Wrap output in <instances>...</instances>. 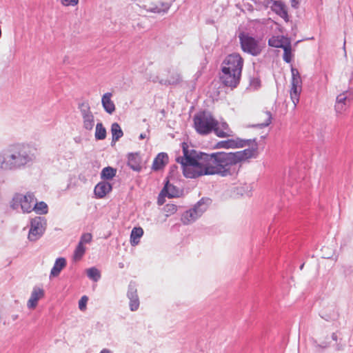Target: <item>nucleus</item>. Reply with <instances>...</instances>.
<instances>
[{
    "label": "nucleus",
    "mask_w": 353,
    "mask_h": 353,
    "mask_svg": "<svg viewBox=\"0 0 353 353\" xmlns=\"http://www.w3.org/2000/svg\"><path fill=\"white\" fill-rule=\"evenodd\" d=\"M182 148L183 155L176 157V161L181 165L183 174L187 178L214 174L225 176L234 172L226 152H198L189 150L185 143H182Z\"/></svg>",
    "instance_id": "obj_1"
},
{
    "label": "nucleus",
    "mask_w": 353,
    "mask_h": 353,
    "mask_svg": "<svg viewBox=\"0 0 353 353\" xmlns=\"http://www.w3.org/2000/svg\"><path fill=\"white\" fill-rule=\"evenodd\" d=\"M36 157L34 149L27 144H15L0 153V168L14 170L32 163Z\"/></svg>",
    "instance_id": "obj_2"
},
{
    "label": "nucleus",
    "mask_w": 353,
    "mask_h": 353,
    "mask_svg": "<svg viewBox=\"0 0 353 353\" xmlns=\"http://www.w3.org/2000/svg\"><path fill=\"white\" fill-rule=\"evenodd\" d=\"M243 62V59L238 53H232L225 57L223 62L222 74L220 77L224 85L234 88L239 85Z\"/></svg>",
    "instance_id": "obj_3"
},
{
    "label": "nucleus",
    "mask_w": 353,
    "mask_h": 353,
    "mask_svg": "<svg viewBox=\"0 0 353 353\" xmlns=\"http://www.w3.org/2000/svg\"><path fill=\"white\" fill-rule=\"evenodd\" d=\"M36 202L34 193L28 192L26 194L15 193L10 203V208L17 212L29 214L32 212V206Z\"/></svg>",
    "instance_id": "obj_4"
},
{
    "label": "nucleus",
    "mask_w": 353,
    "mask_h": 353,
    "mask_svg": "<svg viewBox=\"0 0 353 353\" xmlns=\"http://www.w3.org/2000/svg\"><path fill=\"white\" fill-rule=\"evenodd\" d=\"M243 141H245L244 147L248 146V148L236 152L228 153L234 171L236 164L249 159L254 158L257 155L258 144L256 141L254 139H243Z\"/></svg>",
    "instance_id": "obj_5"
},
{
    "label": "nucleus",
    "mask_w": 353,
    "mask_h": 353,
    "mask_svg": "<svg viewBox=\"0 0 353 353\" xmlns=\"http://www.w3.org/2000/svg\"><path fill=\"white\" fill-rule=\"evenodd\" d=\"M216 125L217 121L209 112H200L194 117V128L200 134H208L213 131Z\"/></svg>",
    "instance_id": "obj_6"
},
{
    "label": "nucleus",
    "mask_w": 353,
    "mask_h": 353,
    "mask_svg": "<svg viewBox=\"0 0 353 353\" xmlns=\"http://www.w3.org/2000/svg\"><path fill=\"white\" fill-rule=\"evenodd\" d=\"M239 37L243 52L252 56H258L261 52L263 46L259 40L246 33H241Z\"/></svg>",
    "instance_id": "obj_7"
},
{
    "label": "nucleus",
    "mask_w": 353,
    "mask_h": 353,
    "mask_svg": "<svg viewBox=\"0 0 353 353\" xmlns=\"http://www.w3.org/2000/svg\"><path fill=\"white\" fill-rule=\"evenodd\" d=\"M292 81L290 89V97L294 107L299 102V97L302 90V80L299 72L296 68H291Z\"/></svg>",
    "instance_id": "obj_8"
},
{
    "label": "nucleus",
    "mask_w": 353,
    "mask_h": 353,
    "mask_svg": "<svg viewBox=\"0 0 353 353\" xmlns=\"http://www.w3.org/2000/svg\"><path fill=\"white\" fill-rule=\"evenodd\" d=\"M46 221L41 216H36L31 219L28 239L36 241L43 234L46 230Z\"/></svg>",
    "instance_id": "obj_9"
},
{
    "label": "nucleus",
    "mask_w": 353,
    "mask_h": 353,
    "mask_svg": "<svg viewBox=\"0 0 353 353\" xmlns=\"http://www.w3.org/2000/svg\"><path fill=\"white\" fill-rule=\"evenodd\" d=\"M207 210V205L203 199L199 201L192 209L183 214L181 221L184 224H190L196 220Z\"/></svg>",
    "instance_id": "obj_10"
},
{
    "label": "nucleus",
    "mask_w": 353,
    "mask_h": 353,
    "mask_svg": "<svg viewBox=\"0 0 353 353\" xmlns=\"http://www.w3.org/2000/svg\"><path fill=\"white\" fill-rule=\"evenodd\" d=\"M352 99V94L348 91L339 94L334 106L336 113L340 114L344 113L347 110Z\"/></svg>",
    "instance_id": "obj_11"
},
{
    "label": "nucleus",
    "mask_w": 353,
    "mask_h": 353,
    "mask_svg": "<svg viewBox=\"0 0 353 353\" xmlns=\"http://www.w3.org/2000/svg\"><path fill=\"white\" fill-rule=\"evenodd\" d=\"M80 109L83 119V128L87 130H92L94 125V118L90 111L89 105L88 103H82Z\"/></svg>",
    "instance_id": "obj_12"
},
{
    "label": "nucleus",
    "mask_w": 353,
    "mask_h": 353,
    "mask_svg": "<svg viewBox=\"0 0 353 353\" xmlns=\"http://www.w3.org/2000/svg\"><path fill=\"white\" fill-rule=\"evenodd\" d=\"M170 75L167 79H160L158 76H151L150 80L154 83L159 82L161 85H176L181 81V74L176 71H169Z\"/></svg>",
    "instance_id": "obj_13"
},
{
    "label": "nucleus",
    "mask_w": 353,
    "mask_h": 353,
    "mask_svg": "<svg viewBox=\"0 0 353 353\" xmlns=\"http://www.w3.org/2000/svg\"><path fill=\"white\" fill-rule=\"evenodd\" d=\"M45 292L43 288L35 286L33 288L30 296L27 302V307L30 310H34L38 305L40 299L43 298Z\"/></svg>",
    "instance_id": "obj_14"
},
{
    "label": "nucleus",
    "mask_w": 353,
    "mask_h": 353,
    "mask_svg": "<svg viewBox=\"0 0 353 353\" xmlns=\"http://www.w3.org/2000/svg\"><path fill=\"white\" fill-rule=\"evenodd\" d=\"M128 297L130 299V308L131 311L137 310L139 307V299L134 283H130L128 291Z\"/></svg>",
    "instance_id": "obj_15"
},
{
    "label": "nucleus",
    "mask_w": 353,
    "mask_h": 353,
    "mask_svg": "<svg viewBox=\"0 0 353 353\" xmlns=\"http://www.w3.org/2000/svg\"><path fill=\"white\" fill-rule=\"evenodd\" d=\"M213 131L217 137L221 138L233 136V132L226 122L219 123L217 121V125L214 127Z\"/></svg>",
    "instance_id": "obj_16"
},
{
    "label": "nucleus",
    "mask_w": 353,
    "mask_h": 353,
    "mask_svg": "<svg viewBox=\"0 0 353 353\" xmlns=\"http://www.w3.org/2000/svg\"><path fill=\"white\" fill-rule=\"evenodd\" d=\"M112 189V185L109 182L101 181L95 186L94 192L97 198L101 199L105 196Z\"/></svg>",
    "instance_id": "obj_17"
},
{
    "label": "nucleus",
    "mask_w": 353,
    "mask_h": 353,
    "mask_svg": "<svg viewBox=\"0 0 353 353\" xmlns=\"http://www.w3.org/2000/svg\"><path fill=\"white\" fill-rule=\"evenodd\" d=\"M245 146V141L241 139H228L226 141H219L217 143L219 148H243Z\"/></svg>",
    "instance_id": "obj_18"
},
{
    "label": "nucleus",
    "mask_w": 353,
    "mask_h": 353,
    "mask_svg": "<svg viewBox=\"0 0 353 353\" xmlns=\"http://www.w3.org/2000/svg\"><path fill=\"white\" fill-rule=\"evenodd\" d=\"M112 94L111 92L105 93L101 98L102 106L105 111L108 114H112L115 111V105L111 99Z\"/></svg>",
    "instance_id": "obj_19"
},
{
    "label": "nucleus",
    "mask_w": 353,
    "mask_h": 353,
    "mask_svg": "<svg viewBox=\"0 0 353 353\" xmlns=\"http://www.w3.org/2000/svg\"><path fill=\"white\" fill-rule=\"evenodd\" d=\"M321 317L327 321H334L338 318V311L334 306L324 308L320 314Z\"/></svg>",
    "instance_id": "obj_20"
},
{
    "label": "nucleus",
    "mask_w": 353,
    "mask_h": 353,
    "mask_svg": "<svg viewBox=\"0 0 353 353\" xmlns=\"http://www.w3.org/2000/svg\"><path fill=\"white\" fill-rule=\"evenodd\" d=\"M66 266L65 258L60 257L56 259L55 263L50 271V277H56L59 275L61 270Z\"/></svg>",
    "instance_id": "obj_21"
},
{
    "label": "nucleus",
    "mask_w": 353,
    "mask_h": 353,
    "mask_svg": "<svg viewBox=\"0 0 353 353\" xmlns=\"http://www.w3.org/2000/svg\"><path fill=\"white\" fill-rule=\"evenodd\" d=\"M141 158L138 153H130L128 156V165L133 170L138 171L141 169Z\"/></svg>",
    "instance_id": "obj_22"
},
{
    "label": "nucleus",
    "mask_w": 353,
    "mask_h": 353,
    "mask_svg": "<svg viewBox=\"0 0 353 353\" xmlns=\"http://www.w3.org/2000/svg\"><path fill=\"white\" fill-rule=\"evenodd\" d=\"M168 161V156L166 153L161 152L154 159L152 163V168L158 170L162 168Z\"/></svg>",
    "instance_id": "obj_23"
},
{
    "label": "nucleus",
    "mask_w": 353,
    "mask_h": 353,
    "mask_svg": "<svg viewBox=\"0 0 353 353\" xmlns=\"http://www.w3.org/2000/svg\"><path fill=\"white\" fill-rule=\"evenodd\" d=\"M288 42L290 41L284 37L274 36L269 39L268 44L274 48H283Z\"/></svg>",
    "instance_id": "obj_24"
},
{
    "label": "nucleus",
    "mask_w": 353,
    "mask_h": 353,
    "mask_svg": "<svg viewBox=\"0 0 353 353\" xmlns=\"http://www.w3.org/2000/svg\"><path fill=\"white\" fill-rule=\"evenodd\" d=\"M143 230L141 228H134L130 234V243L137 245L139 243V239L143 236Z\"/></svg>",
    "instance_id": "obj_25"
},
{
    "label": "nucleus",
    "mask_w": 353,
    "mask_h": 353,
    "mask_svg": "<svg viewBox=\"0 0 353 353\" xmlns=\"http://www.w3.org/2000/svg\"><path fill=\"white\" fill-rule=\"evenodd\" d=\"M32 208V211H34L38 214H46L48 212V205L43 201H36Z\"/></svg>",
    "instance_id": "obj_26"
},
{
    "label": "nucleus",
    "mask_w": 353,
    "mask_h": 353,
    "mask_svg": "<svg viewBox=\"0 0 353 353\" xmlns=\"http://www.w3.org/2000/svg\"><path fill=\"white\" fill-rule=\"evenodd\" d=\"M117 173V170L112 167L104 168L101 172V178L104 180H110L113 179Z\"/></svg>",
    "instance_id": "obj_27"
},
{
    "label": "nucleus",
    "mask_w": 353,
    "mask_h": 353,
    "mask_svg": "<svg viewBox=\"0 0 353 353\" xmlns=\"http://www.w3.org/2000/svg\"><path fill=\"white\" fill-rule=\"evenodd\" d=\"M111 132L112 135V141H117L123 134L120 125L117 123H114L111 126Z\"/></svg>",
    "instance_id": "obj_28"
},
{
    "label": "nucleus",
    "mask_w": 353,
    "mask_h": 353,
    "mask_svg": "<svg viewBox=\"0 0 353 353\" xmlns=\"http://www.w3.org/2000/svg\"><path fill=\"white\" fill-rule=\"evenodd\" d=\"M86 273L88 277L92 280L93 281L97 282L101 279V272L95 267L87 269Z\"/></svg>",
    "instance_id": "obj_29"
},
{
    "label": "nucleus",
    "mask_w": 353,
    "mask_h": 353,
    "mask_svg": "<svg viewBox=\"0 0 353 353\" xmlns=\"http://www.w3.org/2000/svg\"><path fill=\"white\" fill-rule=\"evenodd\" d=\"M283 60L286 63H290L293 58V54L292 52V46L290 42L287 43V44L283 48Z\"/></svg>",
    "instance_id": "obj_30"
},
{
    "label": "nucleus",
    "mask_w": 353,
    "mask_h": 353,
    "mask_svg": "<svg viewBox=\"0 0 353 353\" xmlns=\"http://www.w3.org/2000/svg\"><path fill=\"white\" fill-rule=\"evenodd\" d=\"M106 137V130L101 123L96 125L95 139L97 140H103Z\"/></svg>",
    "instance_id": "obj_31"
},
{
    "label": "nucleus",
    "mask_w": 353,
    "mask_h": 353,
    "mask_svg": "<svg viewBox=\"0 0 353 353\" xmlns=\"http://www.w3.org/2000/svg\"><path fill=\"white\" fill-rule=\"evenodd\" d=\"M86 248L84 245L78 243L77 248L74 250L73 259L74 261H79L81 259L85 252Z\"/></svg>",
    "instance_id": "obj_32"
},
{
    "label": "nucleus",
    "mask_w": 353,
    "mask_h": 353,
    "mask_svg": "<svg viewBox=\"0 0 353 353\" xmlns=\"http://www.w3.org/2000/svg\"><path fill=\"white\" fill-rule=\"evenodd\" d=\"M163 191H165L169 197H176L179 195V191L175 188L173 185L167 183L163 190Z\"/></svg>",
    "instance_id": "obj_33"
},
{
    "label": "nucleus",
    "mask_w": 353,
    "mask_h": 353,
    "mask_svg": "<svg viewBox=\"0 0 353 353\" xmlns=\"http://www.w3.org/2000/svg\"><path fill=\"white\" fill-rule=\"evenodd\" d=\"M163 210L166 216L174 214L177 210V206L174 204H167L164 206Z\"/></svg>",
    "instance_id": "obj_34"
},
{
    "label": "nucleus",
    "mask_w": 353,
    "mask_h": 353,
    "mask_svg": "<svg viewBox=\"0 0 353 353\" xmlns=\"http://www.w3.org/2000/svg\"><path fill=\"white\" fill-rule=\"evenodd\" d=\"M92 239V236L90 233H85L83 234L82 236H81L79 243L84 245L85 243H90Z\"/></svg>",
    "instance_id": "obj_35"
},
{
    "label": "nucleus",
    "mask_w": 353,
    "mask_h": 353,
    "mask_svg": "<svg viewBox=\"0 0 353 353\" xmlns=\"http://www.w3.org/2000/svg\"><path fill=\"white\" fill-rule=\"evenodd\" d=\"M265 121L263 123H259L258 125L261 128L266 127L270 125L272 121V114L270 112H266L265 113Z\"/></svg>",
    "instance_id": "obj_36"
},
{
    "label": "nucleus",
    "mask_w": 353,
    "mask_h": 353,
    "mask_svg": "<svg viewBox=\"0 0 353 353\" xmlns=\"http://www.w3.org/2000/svg\"><path fill=\"white\" fill-rule=\"evenodd\" d=\"M274 10L276 12H278L280 15L287 14V12L285 10L284 7L281 3H274Z\"/></svg>",
    "instance_id": "obj_37"
},
{
    "label": "nucleus",
    "mask_w": 353,
    "mask_h": 353,
    "mask_svg": "<svg viewBox=\"0 0 353 353\" xmlns=\"http://www.w3.org/2000/svg\"><path fill=\"white\" fill-rule=\"evenodd\" d=\"M88 297L86 296H83L79 301V308L81 311H84L86 308V304L88 302Z\"/></svg>",
    "instance_id": "obj_38"
},
{
    "label": "nucleus",
    "mask_w": 353,
    "mask_h": 353,
    "mask_svg": "<svg viewBox=\"0 0 353 353\" xmlns=\"http://www.w3.org/2000/svg\"><path fill=\"white\" fill-rule=\"evenodd\" d=\"M60 2L64 6H75L78 4L79 0H60Z\"/></svg>",
    "instance_id": "obj_39"
},
{
    "label": "nucleus",
    "mask_w": 353,
    "mask_h": 353,
    "mask_svg": "<svg viewBox=\"0 0 353 353\" xmlns=\"http://www.w3.org/2000/svg\"><path fill=\"white\" fill-rule=\"evenodd\" d=\"M251 85L256 88L260 85V81L258 79H254L251 82Z\"/></svg>",
    "instance_id": "obj_40"
},
{
    "label": "nucleus",
    "mask_w": 353,
    "mask_h": 353,
    "mask_svg": "<svg viewBox=\"0 0 353 353\" xmlns=\"http://www.w3.org/2000/svg\"><path fill=\"white\" fill-rule=\"evenodd\" d=\"M291 6L292 7L294 8H297L299 5V0H290Z\"/></svg>",
    "instance_id": "obj_41"
},
{
    "label": "nucleus",
    "mask_w": 353,
    "mask_h": 353,
    "mask_svg": "<svg viewBox=\"0 0 353 353\" xmlns=\"http://www.w3.org/2000/svg\"><path fill=\"white\" fill-rule=\"evenodd\" d=\"M332 340H333V341H337V339H338V335H337V334H336V333H335V332L332 333Z\"/></svg>",
    "instance_id": "obj_42"
},
{
    "label": "nucleus",
    "mask_w": 353,
    "mask_h": 353,
    "mask_svg": "<svg viewBox=\"0 0 353 353\" xmlns=\"http://www.w3.org/2000/svg\"><path fill=\"white\" fill-rule=\"evenodd\" d=\"M147 137V135L145 133H141L139 136L140 139H144Z\"/></svg>",
    "instance_id": "obj_43"
},
{
    "label": "nucleus",
    "mask_w": 353,
    "mask_h": 353,
    "mask_svg": "<svg viewBox=\"0 0 353 353\" xmlns=\"http://www.w3.org/2000/svg\"><path fill=\"white\" fill-rule=\"evenodd\" d=\"M100 353H110L109 350H106V349H103L101 351Z\"/></svg>",
    "instance_id": "obj_44"
},
{
    "label": "nucleus",
    "mask_w": 353,
    "mask_h": 353,
    "mask_svg": "<svg viewBox=\"0 0 353 353\" xmlns=\"http://www.w3.org/2000/svg\"><path fill=\"white\" fill-rule=\"evenodd\" d=\"M120 268H123V264L119 265Z\"/></svg>",
    "instance_id": "obj_45"
}]
</instances>
